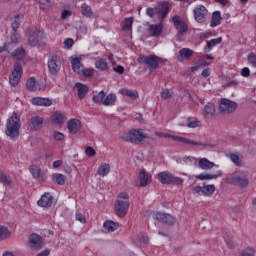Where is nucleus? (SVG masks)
Masks as SVG:
<instances>
[{"instance_id": "obj_1", "label": "nucleus", "mask_w": 256, "mask_h": 256, "mask_svg": "<svg viewBox=\"0 0 256 256\" xmlns=\"http://www.w3.org/2000/svg\"><path fill=\"white\" fill-rule=\"evenodd\" d=\"M19 129H21V119L17 113H13L10 118L7 119L6 135L15 141L19 137Z\"/></svg>"}, {"instance_id": "obj_2", "label": "nucleus", "mask_w": 256, "mask_h": 256, "mask_svg": "<svg viewBox=\"0 0 256 256\" xmlns=\"http://www.w3.org/2000/svg\"><path fill=\"white\" fill-rule=\"evenodd\" d=\"M129 211V194L121 192L115 202V213L118 217H125Z\"/></svg>"}, {"instance_id": "obj_3", "label": "nucleus", "mask_w": 256, "mask_h": 256, "mask_svg": "<svg viewBox=\"0 0 256 256\" xmlns=\"http://www.w3.org/2000/svg\"><path fill=\"white\" fill-rule=\"evenodd\" d=\"M226 181L229 185L245 188L249 185V174L246 171L238 170L228 177Z\"/></svg>"}, {"instance_id": "obj_4", "label": "nucleus", "mask_w": 256, "mask_h": 256, "mask_svg": "<svg viewBox=\"0 0 256 256\" xmlns=\"http://www.w3.org/2000/svg\"><path fill=\"white\" fill-rule=\"evenodd\" d=\"M137 61L141 64V65H146V67H148V69L151 71H154L155 69H159V65L160 63H163V58L152 54V55H140L137 58Z\"/></svg>"}, {"instance_id": "obj_5", "label": "nucleus", "mask_w": 256, "mask_h": 256, "mask_svg": "<svg viewBox=\"0 0 256 256\" xmlns=\"http://www.w3.org/2000/svg\"><path fill=\"white\" fill-rule=\"evenodd\" d=\"M146 137L147 134H144L139 130H131L129 132H124L120 134V139H122V141L134 143V145H140V143H143V141H145Z\"/></svg>"}, {"instance_id": "obj_6", "label": "nucleus", "mask_w": 256, "mask_h": 256, "mask_svg": "<svg viewBox=\"0 0 256 256\" xmlns=\"http://www.w3.org/2000/svg\"><path fill=\"white\" fill-rule=\"evenodd\" d=\"M157 137H168L169 139H172L173 141H177L178 143H183L184 145H196L199 147H213L210 143L207 142H197L193 140H189L185 137L181 136H175L171 134H163L161 132L156 133Z\"/></svg>"}, {"instance_id": "obj_7", "label": "nucleus", "mask_w": 256, "mask_h": 256, "mask_svg": "<svg viewBox=\"0 0 256 256\" xmlns=\"http://www.w3.org/2000/svg\"><path fill=\"white\" fill-rule=\"evenodd\" d=\"M28 45L30 47H41L45 45V35L38 29H32L28 33Z\"/></svg>"}, {"instance_id": "obj_8", "label": "nucleus", "mask_w": 256, "mask_h": 256, "mask_svg": "<svg viewBox=\"0 0 256 256\" xmlns=\"http://www.w3.org/2000/svg\"><path fill=\"white\" fill-rule=\"evenodd\" d=\"M158 180L163 185H183V178L176 177L175 175L164 171L158 174Z\"/></svg>"}, {"instance_id": "obj_9", "label": "nucleus", "mask_w": 256, "mask_h": 256, "mask_svg": "<svg viewBox=\"0 0 256 256\" xmlns=\"http://www.w3.org/2000/svg\"><path fill=\"white\" fill-rule=\"evenodd\" d=\"M48 69L51 75L57 76L59 75V71H61V57L57 53L50 54L48 58Z\"/></svg>"}, {"instance_id": "obj_10", "label": "nucleus", "mask_w": 256, "mask_h": 256, "mask_svg": "<svg viewBox=\"0 0 256 256\" xmlns=\"http://www.w3.org/2000/svg\"><path fill=\"white\" fill-rule=\"evenodd\" d=\"M173 25L175 29L178 31L176 37L177 39H181L187 31H189V27L187 26V23L181 18V16H173L172 18Z\"/></svg>"}, {"instance_id": "obj_11", "label": "nucleus", "mask_w": 256, "mask_h": 256, "mask_svg": "<svg viewBox=\"0 0 256 256\" xmlns=\"http://www.w3.org/2000/svg\"><path fill=\"white\" fill-rule=\"evenodd\" d=\"M193 15L196 23H205L209 17V10L204 5H197L193 9Z\"/></svg>"}, {"instance_id": "obj_12", "label": "nucleus", "mask_w": 256, "mask_h": 256, "mask_svg": "<svg viewBox=\"0 0 256 256\" xmlns=\"http://www.w3.org/2000/svg\"><path fill=\"white\" fill-rule=\"evenodd\" d=\"M22 75H23V67L21 66V63L17 62L14 65V69L9 76L10 85L12 87H17V85H19V82L21 81Z\"/></svg>"}, {"instance_id": "obj_13", "label": "nucleus", "mask_w": 256, "mask_h": 256, "mask_svg": "<svg viewBox=\"0 0 256 256\" xmlns=\"http://www.w3.org/2000/svg\"><path fill=\"white\" fill-rule=\"evenodd\" d=\"M237 109L236 102H233L227 98H222L220 100L219 111L220 113H224V115H229L230 113H234Z\"/></svg>"}, {"instance_id": "obj_14", "label": "nucleus", "mask_w": 256, "mask_h": 256, "mask_svg": "<svg viewBox=\"0 0 256 256\" xmlns=\"http://www.w3.org/2000/svg\"><path fill=\"white\" fill-rule=\"evenodd\" d=\"M157 12H158V19L160 23H163V20L169 15V11H171V4L167 1L160 2L158 4Z\"/></svg>"}, {"instance_id": "obj_15", "label": "nucleus", "mask_w": 256, "mask_h": 256, "mask_svg": "<svg viewBox=\"0 0 256 256\" xmlns=\"http://www.w3.org/2000/svg\"><path fill=\"white\" fill-rule=\"evenodd\" d=\"M193 192L198 195H204V197H211L215 193V185L209 184L205 186H196Z\"/></svg>"}, {"instance_id": "obj_16", "label": "nucleus", "mask_w": 256, "mask_h": 256, "mask_svg": "<svg viewBox=\"0 0 256 256\" xmlns=\"http://www.w3.org/2000/svg\"><path fill=\"white\" fill-rule=\"evenodd\" d=\"M43 121L41 116H32L28 121L30 131H39L43 127Z\"/></svg>"}, {"instance_id": "obj_17", "label": "nucleus", "mask_w": 256, "mask_h": 256, "mask_svg": "<svg viewBox=\"0 0 256 256\" xmlns=\"http://www.w3.org/2000/svg\"><path fill=\"white\" fill-rule=\"evenodd\" d=\"M155 219L156 221L165 223L166 225H175V217L168 213L157 212L155 214Z\"/></svg>"}, {"instance_id": "obj_18", "label": "nucleus", "mask_w": 256, "mask_h": 256, "mask_svg": "<svg viewBox=\"0 0 256 256\" xmlns=\"http://www.w3.org/2000/svg\"><path fill=\"white\" fill-rule=\"evenodd\" d=\"M67 129L71 135H77L81 131V121L79 119H71L67 122Z\"/></svg>"}, {"instance_id": "obj_19", "label": "nucleus", "mask_w": 256, "mask_h": 256, "mask_svg": "<svg viewBox=\"0 0 256 256\" xmlns=\"http://www.w3.org/2000/svg\"><path fill=\"white\" fill-rule=\"evenodd\" d=\"M39 207H44V209H49L53 205V197L51 193H44L41 198L38 200Z\"/></svg>"}, {"instance_id": "obj_20", "label": "nucleus", "mask_w": 256, "mask_h": 256, "mask_svg": "<svg viewBox=\"0 0 256 256\" xmlns=\"http://www.w3.org/2000/svg\"><path fill=\"white\" fill-rule=\"evenodd\" d=\"M193 53L194 51L189 48H182L178 52L177 61H179L180 63H183V61H189V59L193 57Z\"/></svg>"}, {"instance_id": "obj_21", "label": "nucleus", "mask_w": 256, "mask_h": 256, "mask_svg": "<svg viewBox=\"0 0 256 256\" xmlns=\"http://www.w3.org/2000/svg\"><path fill=\"white\" fill-rule=\"evenodd\" d=\"M31 249H41L43 247V239L37 234H31L29 237Z\"/></svg>"}, {"instance_id": "obj_22", "label": "nucleus", "mask_w": 256, "mask_h": 256, "mask_svg": "<svg viewBox=\"0 0 256 256\" xmlns=\"http://www.w3.org/2000/svg\"><path fill=\"white\" fill-rule=\"evenodd\" d=\"M204 119H211L213 115H215V104L212 102H208L203 109L202 113Z\"/></svg>"}, {"instance_id": "obj_23", "label": "nucleus", "mask_w": 256, "mask_h": 256, "mask_svg": "<svg viewBox=\"0 0 256 256\" xmlns=\"http://www.w3.org/2000/svg\"><path fill=\"white\" fill-rule=\"evenodd\" d=\"M148 33H150L152 37H159L161 33H163V25L161 22L160 24H150L148 26Z\"/></svg>"}, {"instance_id": "obj_24", "label": "nucleus", "mask_w": 256, "mask_h": 256, "mask_svg": "<svg viewBox=\"0 0 256 256\" xmlns=\"http://www.w3.org/2000/svg\"><path fill=\"white\" fill-rule=\"evenodd\" d=\"M138 179L140 181V187H147V185L151 183V174L147 173L145 170H142L139 173Z\"/></svg>"}, {"instance_id": "obj_25", "label": "nucleus", "mask_w": 256, "mask_h": 256, "mask_svg": "<svg viewBox=\"0 0 256 256\" xmlns=\"http://www.w3.org/2000/svg\"><path fill=\"white\" fill-rule=\"evenodd\" d=\"M51 121L54 125H63L67 121V116L65 113L55 112L51 117Z\"/></svg>"}, {"instance_id": "obj_26", "label": "nucleus", "mask_w": 256, "mask_h": 256, "mask_svg": "<svg viewBox=\"0 0 256 256\" xmlns=\"http://www.w3.org/2000/svg\"><path fill=\"white\" fill-rule=\"evenodd\" d=\"M26 88L28 89V91H41V86L39 85V83H37L35 77H30L26 81Z\"/></svg>"}, {"instance_id": "obj_27", "label": "nucleus", "mask_w": 256, "mask_h": 256, "mask_svg": "<svg viewBox=\"0 0 256 256\" xmlns=\"http://www.w3.org/2000/svg\"><path fill=\"white\" fill-rule=\"evenodd\" d=\"M120 95H124L125 97H129L130 99H139V93L137 90H129L127 88H122L119 90Z\"/></svg>"}, {"instance_id": "obj_28", "label": "nucleus", "mask_w": 256, "mask_h": 256, "mask_svg": "<svg viewBox=\"0 0 256 256\" xmlns=\"http://www.w3.org/2000/svg\"><path fill=\"white\" fill-rule=\"evenodd\" d=\"M221 175H223V172L219 170L216 174H199L196 176V179L200 181H211V179H217Z\"/></svg>"}, {"instance_id": "obj_29", "label": "nucleus", "mask_w": 256, "mask_h": 256, "mask_svg": "<svg viewBox=\"0 0 256 256\" xmlns=\"http://www.w3.org/2000/svg\"><path fill=\"white\" fill-rule=\"evenodd\" d=\"M214 166L215 163L209 161L207 158H201L198 162V167L204 171H209V169H213Z\"/></svg>"}, {"instance_id": "obj_30", "label": "nucleus", "mask_w": 256, "mask_h": 256, "mask_svg": "<svg viewBox=\"0 0 256 256\" xmlns=\"http://www.w3.org/2000/svg\"><path fill=\"white\" fill-rule=\"evenodd\" d=\"M81 12L84 17H88V19H95L97 15L93 13V9H91V6L87 4H82L81 6Z\"/></svg>"}, {"instance_id": "obj_31", "label": "nucleus", "mask_w": 256, "mask_h": 256, "mask_svg": "<svg viewBox=\"0 0 256 256\" xmlns=\"http://www.w3.org/2000/svg\"><path fill=\"white\" fill-rule=\"evenodd\" d=\"M32 103L41 107H51L53 105V102L48 98H34L32 99Z\"/></svg>"}, {"instance_id": "obj_32", "label": "nucleus", "mask_w": 256, "mask_h": 256, "mask_svg": "<svg viewBox=\"0 0 256 256\" xmlns=\"http://www.w3.org/2000/svg\"><path fill=\"white\" fill-rule=\"evenodd\" d=\"M71 65H72V70L74 71V73H78V75H80L81 67H83V64L81 63V57L72 58Z\"/></svg>"}, {"instance_id": "obj_33", "label": "nucleus", "mask_w": 256, "mask_h": 256, "mask_svg": "<svg viewBox=\"0 0 256 256\" xmlns=\"http://www.w3.org/2000/svg\"><path fill=\"white\" fill-rule=\"evenodd\" d=\"M117 103V95L111 93L105 96L103 104L105 107H113Z\"/></svg>"}, {"instance_id": "obj_34", "label": "nucleus", "mask_w": 256, "mask_h": 256, "mask_svg": "<svg viewBox=\"0 0 256 256\" xmlns=\"http://www.w3.org/2000/svg\"><path fill=\"white\" fill-rule=\"evenodd\" d=\"M222 41H223V39L221 37L208 41L206 46L204 47L205 53H209V51H211V49H213V47H215L216 45L221 44Z\"/></svg>"}, {"instance_id": "obj_35", "label": "nucleus", "mask_w": 256, "mask_h": 256, "mask_svg": "<svg viewBox=\"0 0 256 256\" xmlns=\"http://www.w3.org/2000/svg\"><path fill=\"white\" fill-rule=\"evenodd\" d=\"M75 87L78 89L79 99H83L89 91V87H87V85H83L81 83H76Z\"/></svg>"}, {"instance_id": "obj_36", "label": "nucleus", "mask_w": 256, "mask_h": 256, "mask_svg": "<svg viewBox=\"0 0 256 256\" xmlns=\"http://www.w3.org/2000/svg\"><path fill=\"white\" fill-rule=\"evenodd\" d=\"M221 19H223L221 17V12H219V11L213 12L210 26L217 27L218 25H221Z\"/></svg>"}, {"instance_id": "obj_37", "label": "nucleus", "mask_w": 256, "mask_h": 256, "mask_svg": "<svg viewBox=\"0 0 256 256\" xmlns=\"http://www.w3.org/2000/svg\"><path fill=\"white\" fill-rule=\"evenodd\" d=\"M111 173V166L107 163H102L100 167L98 168V175L100 177H105Z\"/></svg>"}, {"instance_id": "obj_38", "label": "nucleus", "mask_w": 256, "mask_h": 256, "mask_svg": "<svg viewBox=\"0 0 256 256\" xmlns=\"http://www.w3.org/2000/svg\"><path fill=\"white\" fill-rule=\"evenodd\" d=\"M103 227L108 231V233H113V231H117V229H119V224L109 220L103 224Z\"/></svg>"}, {"instance_id": "obj_39", "label": "nucleus", "mask_w": 256, "mask_h": 256, "mask_svg": "<svg viewBox=\"0 0 256 256\" xmlns=\"http://www.w3.org/2000/svg\"><path fill=\"white\" fill-rule=\"evenodd\" d=\"M25 48L21 47V48H17L13 53H12V57L13 59H16L17 61H21L23 59H25Z\"/></svg>"}, {"instance_id": "obj_40", "label": "nucleus", "mask_w": 256, "mask_h": 256, "mask_svg": "<svg viewBox=\"0 0 256 256\" xmlns=\"http://www.w3.org/2000/svg\"><path fill=\"white\" fill-rule=\"evenodd\" d=\"M30 173L36 179V181H41V168L37 165L30 166Z\"/></svg>"}, {"instance_id": "obj_41", "label": "nucleus", "mask_w": 256, "mask_h": 256, "mask_svg": "<svg viewBox=\"0 0 256 256\" xmlns=\"http://www.w3.org/2000/svg\"><path fill=\"white\" fill-rule=\"evenodd\" d=\"M106 94L105 91H100L98 94L94 95L92 97L93 103H96V105H103V101L105 100Z\"/></svg>"}, {"instance_id": "obj_42", "label": "nucleus", "mask_w": 256, "mask_h": 256, "mask_svg": "<svg viewBox=\"0 0 256 256\" xmlns=\"http://www.w3.org/2000/svg\"><path fill=\"white\" fill-rule=\"evenodd\" d=\"M187 121V127H189L190 129H196V127H201V120L197 119L196 117H188Z\"/></svg>"}, {"instance_id": "obj_43", "label": "nucleus", "mask_w": 256, "mask_h": 256, "mask_svg": "<svg viewBox=\"0 0 256 256\" xmlns=\"http://www.w3.org/2000/svg\"><path fill=\"white\" fill-rule=\"evenodd\" d=\"M0 183H3V185H7L8 187H11L13 185V181H11V178L3 172H0Z\"/></svg>"}, {"instance_id": "obj_44", "label": "nucleus", "mask_w": 256, "mask_h": 256, "mask_svg": "<svg viewBox=\"0 0 256 256\" xmlns=\"http://www.w3.org/2000/svg\"><path fill=\"white\" fill-rule=\"evenodd\" d=\"M229 159L236 165L237 167H242L243 163H241V159H239V154L237 153H230L228 155Z\"/></svg>"}, {"instance_id": "obj_45", "label": "nucleus", "mask_w": 256, "mask_h": 256, "mask_svg": "<svg viewBox=\"0 0 256 256\" xmlns=\"http://www.w3.org/2000/svg\"><path fill=\"white\" fill-rule=\"evenodd\" d=\"M96 69H100V71H107L108 69V64L106 59H100L97 60L95 63Z\"/></svg>"}, {"instance_id": "obj_46", "label": "nucleus", "mask_w": 256, "mask_h": 256, "mask_svg": "<svg viewBox=\"0 0 256 256\" xmlns=\"http://www.w3.org/2000/svg\"><path fill=\"white\" fill-rule=\"evenodd\" d=\"M133 29V18H126L122 24V31H131Z\"/></svg>"}, {"instance_id": "obj_47", "label": "nucleus", "mask_w": 256, "mask_h": 256, "mask_svg": "<svg viewBox=\"0 0 256 256\" xmlns=\"http://www.w3.org/2000/svg\"><path fill=\"white\" fill-rule=\"evenodd\" d=\"M223 237H224L226 245L230 249H232V247H234L235 244L233 243V235H231V232H225Z\"/></svg>"}, {"instance_id": "obj_48", "label": "nucleus", "mask_w": 256, "mask_h": 256, "mask_svg": "<svg viewBox=\"0 0 256 256\" xmlns=\"http://www.w3.org/2000/svg\"><path fill=\"white\" fill-rule=\"evenodd\" d=\"M209 63L207 61H202L194 64L191 67V71L195 73V71H199V69H203V67H208Z\"/></svg>"}, {"instance_id": "obj_49", "label": "nucleus", "mask_w": 256, "mask_h": 256, "mask_svg": "<svg viewBox=\"0 0 256 256\" xmlns=\"http://www.w3.org/2000/svg\"><path fill=\"white\" fill-rule=\"evenodd\" d=\"M21 25V16L17 15L11 24L13 33H17L19 26Z\"/></svg>"}, {"instance_id": "obj_50", "label": "nucleus", "mask_w": 256, "mask_h": 256, "mask_svg": "<svg viewBox=\"0 0 256 256\" xmlns=\"http://www.w3.org/2000/svg\"><path fill=\"white\" fill-rule=\"evenodd\" d=\"M11 235V232H9V229L4 226H0V241H3V239H7Z\"/></svg>"}, {"instance_id": "obj_51", "label": "nucleus", "mask_w": 256, "mask_h": 256, "mask_svg": "<svg viewBox=\"0 0 256 256\" xmlns=\"http://www.w3.org/2000/svg\"><path fill=\"white\" fill-rule=\"evenodd\" d=\"M239 256H255V249L247 247L240 252Z\"/></svg>"}, {"instance_id": "obj_52", "label": "nucleus", "mask_w": 256, "mask_h": 256, "mask_svg": "<svg viewBox=\"0 0 256 256\" xmlns=\"http://www.w3.org/2000/svg\"><path fill=\"white\" fill-rule=\"evenodd\" d=\"M137 241L141 244V245H147V243H149V237H147L146 234H139L137 236Z\"/></svg>"}, {"instance_id": "obj_53", "label": "nucleus", "mask_w": 256, "mask_h": 256, "mask_svg": "<svg viewBox=\"0 0 256 256\" xmlns=\"http://www.w3.org/2000/svg\"><path fill=\"white\" fill-rule=\"evenodd\" d=\"M54 183H57V185H65V175L56 174L54 176Z\"/></svg>"}, {"instance_id": "obj_54", "label": "nucleus", "mask_w": 256, "mask_h": 256, "mask_svg": "<svg viewBox=\"0 0 256 256\" xmlns=\"http://www.w3.org/2000/svg\"><path fill=\"white\" fill-rule=\"evenodd\" d=\"M146 15H148V17H151V19H153L155 17V15H158V12H157V7L155 8H147L146 9Z\"/></svg>"}, {"instance_id": "obj_55", "label": "nucleus", "mask_w": 256, "mask_h": 256, "mask_svg": "<svg viewBox=\"0 0 256 256\" xmlns=\"http://www.w3.org/2000/svg\"><path fill=\"white\" fill-rule=\"evenodd\" d=\"M52 2L51 0H40V9H49L51 7Z\"/></svg>"}, {"instance_id": "obj_56", "label": "nucleus", "mask_w": 256, "mask_h": 256, "mask_svg": "<svg viewBox=\"0 0 256 256\" xmlns=\"http://www.w3.org/2000/svg\"><path fill=\"white\" fill-rule=\"evenodd\" d=\"M173 96V92H171V90L169 89H164L161 92V98L162 99H170V97Z\"/></svg>"}, {"instance_id": "obj_57", "label": "nucleus", "mask_w": 256, "mask_h": 256, "mask_svg": "<svg viewBox=\"0 0 256 256\" xmlns=\"http://www.w3.org/2000/svg\"><path fill=\"white\" fill-rule=\"evenodd\" d=\"M248 63L252 65V67H256V54L255 53H250L248 55Z\"/></svg>"}, {"instance_id": "obj_58", "label": "nucleus", "mask_w": 256, "mask_h": 256, "mask_svg": "<svg viewBox=\"0 0 256 256\" xmlns=\"http://www.w3.org/2000/svg\"><path fill=\"white\" fill-rule=\"evenodd\" d=\"M12 43H21V35H19L17 32H13L11 35Z\"/></svg>"}, {"instance_id": "obj_59", "label": "nucleus", "mask_w": 256, "mask_h": 256, "mask_svg": "<svg viewBox=\"0 0 256 256\" xmlns=\"http://www.w3.org/2000/svg\"><path fill=\"white\" fill-rule=\"evenodd\" d=\"M75 44V41H73L72 38H68L64 41V47L66 49H71L73 47V45Z\"/></svg>"}, {"instance_id": "obj_60", "label": "nucleus", "mask_w": 256, "mask_h": 256, "mask_svg": "<svg viewBox=\"0 0 256 256\" xmlns=\"http://www.w3.org/2000/svg\"><path fill=\"white\" fill-rule=\"evenodd\" d=\"M53 137H54L55 141H63V139H65V134H63L61 132H54Z\"/></svg>"}, {"instance_id": "obj_61", "label": "nucleus", "mask_w": 256, "mask_h": 256, "mask_svg": "<svg viewBox=\"0 0 256 256\" xmlns=\"http://www.w3.org/2000/svg\"><path fill=\"white\" fill-rule=\"evenodd\" d=\"M85 153L88 157H95V155H96L95 149H93V147H91V146H88L86 148Z\"/></svg>"}, {"instance_id": "obj_62", "label": "nucleus", "mask_w": 256, "mask_h": 256, "mask_svg": "<svg viewBox=\"0 0 256 256\" xmlns=\"http://www.w3.org/2000/svg\"><path fill=\"white\" fill-rule=\"evenodd\" d=\"M93 69H83L81 73H83L84 77H93Z\"/></svg>"}, {"instance_id": "obj_63", "label": "nucleus", "mask_w": 256, "mask_h": 256, "mask_svg": "<svg viewBox=\"0 0 256 256\" xmlns=\"http://www.w3.org/2000/svg\"><path fill=\"white\" fill-rule=\"evenodd\" d=\"M114 71H115V73H118L119 75H123V73H125V68L121 65H118V66L114 67Z\"/></svg>"}, {"instance_id": "obj_64", "label": "nucleus", "mask_w": 256, "mask_h": 256, "mask_svg": "<svg viewBox=\"0 0 256 256\" xmlns=\"http://www.w3.org/2000/svg\"><path fill=\"white\" fill-rule=\"evenodd\" d=\"M241 75L242 77H249V75H251V71L249 70V68L245 67L242 69Z\"/></svg>"}]
</instances>
